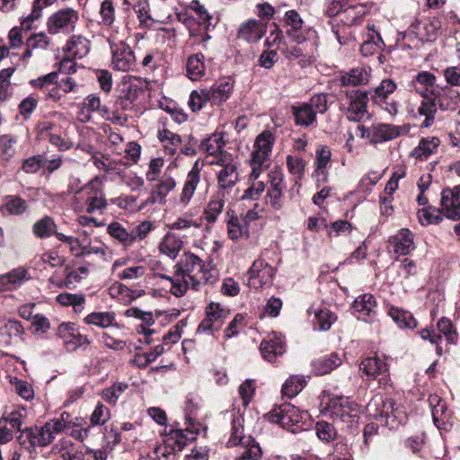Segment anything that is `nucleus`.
Masks as SVG:
<instances>
[{
  "label": "nucleus",
  "instance_id": "nucleus-40",
  "mask_svg": "<svg viewBox=\"0 0 460 460\" xmlns=\"http://www.w3.org/2000/svg\"><path fill=\"white\" fill-rule=\"evenodd\" d=\"M437 100V98H430L427 95L423 97V100L418 107V113L425 117V119L421 123L422 128H429L434 123L435 114L438 105Z\"/></svg>",
  "mask_w": 460,
  "mask_h": 460
},
{
  "label": "nucleus",
  "instance_id": "nucleus-45",
  "mask_svg": "<svg viewBox=\"0 0 460 460\" xmlns=\"http://www.w3.org/2000/svg\"><path fill=\"white\" fill-rule=\"evenodd\" d=\"M57 226L54 219L51 217L45 216L42 218L36 221L32 226V232L38 238H49L52 234L56 235Z\"/></svg>",
  "mask_w": 460,
  "mask_h": 460
},
{
  "label": "nucleus",
  "instance_id": "nucleus-7",
  "mask_svg": "<svg viewBox=\"0 0 460 460\" xmlns=\"http://www.w3.org/2000/svg\"><path fill=\"white\" fill-rule=\"evenodd\" d=\"M209 164H217L220 167L217 172L218 191L228 192L239 181V164L231 154L221 153L217 160H211Z\"/></svg>",
  "mask_w": 460,
  "mask_h": 460
},
{
  "label": "nucleus",
  "instance_id": "nucleus-8",
  "mask_svg": "<svg viewBox=\"0 0 460 460\" xmlns=\"http://www.w3.org/2000/svg\"><path fill=\"white\" fill-rule=\"evenodd\" d=\"M202 164L196 161L189 172L187 173L181 190L177 199V205L181 208H186L191 202L196 191L203 190L208 192V184L202 179Z\"/></svg>",
  "mask_w": 460,
  "mask_h": 460
},
{
  "label": "nucleus",
  "instance_id": "nucleus-42",
  "mask_svg": "<svg viewBox=\"0 0 460 460\" xmlns=\"http://www.w3.org/2000/svg\"><path fill=\"white\" fill-rule=\"evenodd\" d=\"M388 314L399 328L414 329L417 326L415 319L408 311L391 305L388 308Z\"/></svg>",
  "mask_w": 460,
  "mask_h": 460
},
{
  "label": "nucleus",
  "instance_id": "nucleus-33",
  "mask_svg": "<svg viewBox=\"0 0 460 460\" xmlns=\"http://www.w3.org/2000/svg\"><path fill=\"white\" fill-rule=\"evenodd\" d=\"M401 134L400 128L391 124H376L372 127L371 142L381 143L390 141Z\"/></svg>",
  "mask_w": 460,
  "mask_h": 460
},
{
  "label": "nucleus",
  "instance_id": "nucleus-25",
  "mask_svg": "<svg viewBox=\"0 0 460 460\" xmlns=\"http://www.w3.org/2000/svg\"><path fill=\"white\" fill-rule=\"evenodd\" d=\"M95 111L99 112L102 117L109 113V109L102 105L101 100L97 95L90 94L81 103L78 119L82 122H87L91 120L92 113Z\"/></svg>",
  "mask_w": 460,
  "mask_h": 460
},
{
  "label": "nucleus",
  "instance_id": "nucleus-53",
  "mask_svg": "<svg viewBox=\"0 0 460 460\" xmlns=\"http://www.w3.org/2000/svg\"><path fill=\"white\" fill-rule=\"evenodd\" d=\"M438 106L443 111H454L456 109L460 101V93L452 89H445L443 93L437 97Z\"/></svg>",
  "mask_w": 460,
  "mask_h": 460
},
{
  "label": "nucleus",
  "instance_id": "nucleus-37",
  "mask_svg": "<svg viewBox=\"0 0 460 460\" xmlns=\"http://www.w3.org/2000/svg\"><path fill=\"white\" fill-rule=\"evenodd\" d=\"M27 271L23 268H17L0 276V292L17 288L25 279Z\"/></svg>",
  "mask_w": 460,
  "mask_h": 460
},
{
  "label": "nucleus",
  "instance_id": "nucleus-24",
  "mask_svg": "<svg viewBox=\"0 0 460 460\" xmlns=\"http://www.w3.org/2000/svg\"><path fill=\"white\" fill-rule=\"evenodd\" d=\"M266 31V23L256 19H250L240 25L237 37L248 42H256L265 35Z\"/></svg>",
  "mask_w": 460,
  "mask_h": 460
},
{
  "label": "nucleus",
  "instance_id": "nucleus-39",
  "mask_svg": "<svg viewBox=\"0 0 460 460\" xmlns=\"http://www.w3.org/2000/svg\"><path fill=\"white\" fill-rule=\"evenodd\" d=\"M332 157L331 149L324 145H320L317 146L315 151V174L320 177L322 176L323 181H326L327 172L325 170L327 169Z\"/></svg>",
  "mask_w": 460,
  "mask_h": 460
},
{
  "label": "nucleus",
  "instance_id": "nucleus-35",
  "mask_svg": "<svg viewBox=\"0 0 460 460\" xmlns=\"http://www.w3.org/2000/svg\"><path fill=\"white\" fill-rule=\"evenodd\" d=\"M367 39L362 43L360 51L364 57H369L382 49L384 42L378 31L375 30V26H367Z\"/></svg>",
  "mask_w": 460,
  "mask_h": 460
},
{
  "label": "nucleus",
  "instance_id": "nucleus-16",
  "mask_svg": "<svg viewBox=\"0 0 460 460\" xmlns=\"http://www.w3.org/2000/svg\"><path fill=\"white\" fill-rule=\"evenodd\" d=\"M440 207L445 217L454 221L460 219V186L441 191Z\"/></svg>",
  "mask_w": 460,
  "mask_h": 460
},
{
  "label": "nucleus",
  "instance_id": "nucleus-9",
  "mask_svg": "<svg viewBox=\"0 0 460 460\" xmlns=\"http://www.w3.org/2000/svg\"><path fill=\"white\" fill-rule=\"evenodd\" d=\"M368 96L366 91L359 89L346 91L341 99V108L349 120L359 121L367 114Z\"/></svg>",
  "mask_w": 460,
  "mask_h": 460
},
{
  "label": "nucleus",
  "instance_id": "nucleus-14",
  "mask_svg": "<svg viewBox=\"0 0 460 460\" xmlns=\"http://www.w3.org/2000/svg\"><path fill=\"white\" fill-rule=\"evenodd\" d=\"M110 47L112 54L111 64L114 69L127 72L133 68L136 57L131 48L123 40L116 42L110 39Z\"/></svg>",
  "mask_w": 460,
  "mask_h": 460
},
{
  "label": "nucleus",
  "instance_id": "nucleus-3",
  "mask_svg": "<svg viewBox=\"0 0 460 460\" xmlns=\"http://www.w3.org/2000/svg\"><path fill=\"white\" fill-rule=\"evenodd\" d=\"M73 206L77 213L102 214L107 207V200L101 183L97 179L75 190Z\"/></svg>",
  "mask_w": 460,
  "mask_h": 460
},
{
  "label": "nucleus",
  "instance_id": "nucleus-51",
  "mask_svg": "<svg viewBox=\"0 0 460 460\" xmlns=\"http://www.w3.org/2000/svg\"><path fill=\"white\" fill-rule=\"evenodd\" d=\"M50 43L49 39L44 32L34 33L26 40V50L22 58L29 59L32 56V50L36 49H46Z\"/></svg>",
  "mask_w": 460,
  "mask_h": 460
},
{
  "label": "nucleus",
  "instance_id": "nucleus-54",
  "mask_svg": "<svg viewBox=\"0 0 460 460\" xmlns=\"http://www.w3.org/2000/svg\"><path fill=\"white\" fill-rule=\"evenodd\" d=\"M305 385V380L303 376H291L282 385V394L288 398H293L303 390Z\"/></svg>",
  "mask_w": 460,
  "mask_h": 460
},
{
  "label": "nucleus",
  "instance_id": "nucleus-52",
  "mask_svg": "<svg viewBox=\"0 0 460 460\" xmlns=\"http://www.w3.org/2000/svg\"><path fill=\"white\" fill-rule=\"evenodd\" d=\"M336 320V316L328 309L323 308L314 312L313 319L314 329L317 331H327Z\"/></svg>",
  "mask_w": 460,
  "mask_h": 460
},
{
  "label": "nucleus",
  "instance_id": "nucleus-29",
  "mask_svg": "<svg viewBox=\"0 0 460 460\" xmlns=\"http://www.w3.org/2000/svg\"><path fill=\"white\" fill-rule=\"evenodd\" d=\"M233 91V84L230 82H221L213 84L209 89H206L208 102L211 105H220L226 102Z\"/></svg>",
  "mask_w": 460,
  "mask_h": 460
},
{
  "label": "nucleus",
  "instance_id": "nucleus-30",
  "mask_svg": "<svg viewBox=\"0 0 460 460\" xmlns=\"http://www.w3.org/2000/svg\"><path fill=\"white\" fill-rule=\"evenodd\" d=\"M224 192L217 191L214 194L204 210V217L208 224H213L217 220L218 216L223 212L226 203Z\"/></svg>",
  "mask_w": 460,
  "mask_h": 460
},
{
  "label": "nucleus",
  "instance_id": "nucleus-15",
  "mask_svg": "<svg viewBox=\"0 0 460 460\" xmlns=\"http://www.w3.org/2000/svg\"><path fill=\"white\" fill-rule=\"evenodd\" d=\"M226 312L219 304L210 303L206 307V317L197 328V333H211L223 326Z\"/></svg>",
  "mask_w": 460,
  "mask_h": 460
},
{
  "label": "nucleus",
  "instance_id": "nucleus-49",
  "mask_svg": "<svg viewBox=\"0 0 460 460\" xmlns=\"http://www.w3.org/2000/svg\"><path fill=\"white\" fill-rule=\"evenodd\" d=\"M419 222L422 226L431 224H439L443 220V211L441 207L436 208L433 206H427L418 211Z\"/></svg>",
  "mask_w": 460,
  "mask_h": 460
},
{
  "label": "nucleus",
  "instance_id": "nucleus-58",
  "mask_svg": "<svg viewBox=\"0 0 460 460\" xmlns=\"http://www.w3.org/2000/svg\"><path fill=\"white\" fill-rule=\"evenodd\" d=\"M137 13L139 23L143 27H151L153 18L150 14V6L147 0H138L133 7Z\"/></svg>",
  "mask_w": 460,
  "mask_h": 460
},
{
  "label": "nucleus",
  "instance_id": "nucleus-4",
  "mask_svg": "<svg viewBox=\"0 0 460 460\" xmlns=\"http://www.w3.org/2000/svg\"><path fill=\"white\" fill-rule=\"evenodd\" d=\"M367 411L370 417L382 425L395 428L405 420L404 412L395 407L393 399L383 395H376L367 405Z\"/></svg>",
  "mask_w": 460,
  "mask_h": 460
},
{
  "label": "nucleus",
  "instance_id": "nucleus-34",
  "mask_svg": "<svg viewBox=\"0 0 460 460\" xmlns=\"http://www.w3.org/2000/svg\"><path fill=\"white\" fill-rule=\"evenodd\" d=\"M291 111L296 126L308 128L316 120L315 111L307 106L305 102L297 106H292Z\"/></svg>",
  "mask_w": 460,
  "mask_h": 460
},
{
  "label": "nucleus",
  "instance_id": "nucleus-6",
  "mask_svg": "<svg viewBox=\"0 0 460 460\" xmlns=\"http://www.w3.org/2000/svg\"><path fill=\"white\" fill-rule=\"evenodd\" d=\"M322 412L333 420L352 424L358 419V405L349 397L336 396L330 398Z\"/></svg>",
  "mask_w": 460,
  "mask_h": 460
},
{
  "label": "nucleus",
  "instance_id": "nucleus-59",
  "mask_svg": "<svg viewBox=\"0 0 460 460\" xmlns=\"http://www.w3.org/2000/svg\"><path fill=\"white\" fill-rule=\"evenodd\" d=\"M396 90V84L391 79H384L381 81L378 86L375 89V94L373 96L374 101L376 103L381 104L389 94H392Z\"/></svg>",
  "mask_w": 460,
  "mask_h": 460
},
{
  "label": "nucleus",
  "instance_id": "nucleus-11",
  "mask_svg": "<svg viewBox=\"0 0 460 460\" xmlns=\"http://www.w3.org/2000/svg\"><path fill=\"white\" fill-rule=\"evenodd\" d=\"M79 20V13L73 8H62L52 13L47 22V29L50 34L66 33L75 31Z\"/></svg>",
  "mask_w": 460,
  "mask_h": 460
},
{
  "label": "nucleus",
  "instance_id": "nucleus-1",
  "mask_svg": "<svg viewBox=\"0 0 460 460\" xmlns=\"http://www.w3.org/2000/svg\"><path fill=\"white\" fill-rule=\"evenodd\" d=\"M207 272L204 261L198 255L187 252L174 265L172 276L159 271H155L154 274L156 278L169 283V291L172 296L181 297L189 288L198 290L201 283L207 282L208 280Z\"/></svg>",
  "mask_w": 460,
  "mask_h": 460
},
{
  "label": "nucleus",
  "instance_id": "nucleus-50",
  "mask_svg": "<svg viewBox=\"0 0 460 460\" xmlns=\"http://www.w3.org/2000/svg\"><path fill=\"white\" fill-rule=\"evenodd\" d=\"M56 0H35L32 4V10L30 15L25 17L22 22V29L29 31L32 28V23L42 15V10L54 4Z\"/></svg>",
  "mask_w": 460,
  "mask_h": 460
},
{
  "label": "nucleus",
  "instance_id": "nucleus-41",
  "mask_svg": "<svg viewBox=\"0 0 460 460\" xmlns=\"http://www.w3.org/2000/svg\"><path fill=\"white\" fill-rule=\"evenodd\" d=\"M204 55L197 53L189 57L186 64L188 77L192 81L199 80L205 74Z\"/></svg>",
  "mask_w": 460,
  "mask_h": 460
},
{
  "label": "nucleus",
  "instance_id": "nucleus-63",
  "mask_svg": "<svg viewBox=\"0 0 460 460\" xmlns=\"http://www.w3.org/2000/svg\"><path fill=\"white\" fill-rule=\"evenodd\" d=\"M207 102L208 99L206 89L194 90L190 93L188 104L192 111H200Z\"/></svg>",
  "mask_w": 460,
  "mask_h": 460
},
{
  "label": "nucleus",
  "instance_id": "nucleus-61",
  "mask_svg": "<svg viewBox=\"0 0 460 460\" xmlns=\"http://www.w3.org/2000/svg\"><path fill=\"white\" fill-rule=\"evenodd\" d=\"M314 429L317 438L323 442L332 441L337 436V431L333 425L324 420L316 422Z\"/></svg>",
  "mask_w": 460,
  "mask_h": 460
},
{
  "label": "nucleus",
  "instance_id": "nucleus-55",
  "mask_svg": "<svg viewBox=\"0 0 460 460\" xmlns=\"http://www.w3.org/2000/svg\"><path fill=\"white\" fill-rule=\"evenodd\" d=\"M4 208L10 215L19 216L23 214L27 208L28 204L27 201L18 196H7L5 197V201L4 204Z\"/></svg>",
  "mask_w": 460,
  "mask_h": 460
},
{
  "label": "nucleus",
  "instance_id": "nucleus-19",
  "mask_svg": "<svg viewBox=\"0 0 460 460\" xmlns=\"http://www.w3.org/2000/svg\"><path fill=\"white\" fill-rule=\"evenodd\" d=\"M260 350L264 359L274 362L278 357L284 354L286 345L281 334L272 332L269 334L260 345Z\"/></svg>",
  "mask_w": 460,
  "mask_h": 460
},
{
  "label": "nucleus",
  "instance_id": "nucleus-36",
  "mask_svg": "<svg viewBox=\"0 0 460 460\" xmlns=\"http://www.w3.org/2000/svg\"><path fill=\"white\" fill-rule=\"evenodd\" d=\"M367 13V8L364 4H355L344 8L341 21L347 26H353L362 22Z\"/></svg>",
  "mask_w": 460,
  "mask_h": 460
},
{
  "label": "nucleus",
  "instance_id": "nucleus-2",
  "mask_svg": "<svg viewBox=\"0 0 460 460\" xmlns=\"http://www.w3.org/2000/svg\"><path fill=\"white\" fill-rule=\"evenodd\" d=\"M231 418V435L227 446L240 447L239 456L235 460H260L262 456L261 447L252 436L244 434L243 416L237 411H233Z\"/></svg>",
  "mask_w": 460,
  "mask_h": 460
},
{
  "label": "nucleus",
  "instance_id": "nucleus-17",
  "mask_svg": "<svg viewBox=\"0 0 460 460\" xmlns=\"http://www.w3.org/2000/svg\"><path fill=\"white\" fill-rule=\"evenodd\" d=\"M58 335L63 340L67 351H75L79 347L89 344L86 336L82 335L74 323H63L58 328Z\"/></svg>",
  "mask_w": 460,
  "mask_h": 460
},
{
  "label": "nucleus",
  "instance_id": "nucleus-18",
  "mask_svg": "<svg viewBox=\"0 0 460 460\" xmlns=\"http://www.w3.org/2000/svg\"><path fill=\"white\" fill-rule=\"evenodd\" d=\"M176 181L172 176L164 175L154 186L150 196L142 202L139 209H143L150 204H164L167 195L175 189Z\"/></svg>",
  "mask_w": 460,
  "mask_h": 460
},
{
  "label": "nucleus",
  "instance_id": "nucleus-38",
  "mask_svg": "<svg viewBox=\"0 0 460 460\" xmlns=\"http://www.w3.org/2000/svg\"><path fill=\"white\" fill-rule=\"evenodd\" d=\"M224 144L223 136L221 134H213L204 139L199 147L202 152L213 156L212 160H217L220 156L221 153H227L223 150Z\"/></svg>",
  "mask_w": 460,
  "mask_h": 460
},
{
  "label": "nucleus",
  "instance_id": "nucleus-64",
  "mask_svg": "<svg viewBox=\"0 0 460 460\" xmlns=\"http://www.w3.org/2000/svg\"><path fill=\"white\" fill-rule=\"evenodd\" d=\"M176 452L177 451L175 450V448L171 445V443H169V441L165 438V439L164 440V443L158 445L155 448L154 459L155 460H172L174 457Z\"/></svg>",
  "mask_w": 460,
  "mask_h": 460
},
{
  "label": "nucleus",
  "instance_id": "nucleus-27",
  "mask_svg": "<svg viewBox=\"0 0 460 460\" xmlns=\"http://www.w3.org/2000/svg\"><path fill=\"white\" fill-rule=\"evenodd\" d=\"M436 84V76L434 74L422 71L411 81L409 87L411 91H414L421 97H426L429 93L433 92V87Z\"/></svg>",
  "mask_w": 460,
  "mask_h": 460
},
{
  "label": "nucleus",
  "instance_id": "nucleus-20",
  "mask_svg": "<svg viewBox=\"0 0 460 460\" xmlns=\"http://www.w3.org/2000/svg\"><path fill=\"white\" fill-rule=\"evenodd\" d=\"M376 307L375 296L368 293L358 296L353 302V308L358 313V318L368 323L377 321Z\"/></svg>",
  "mask_w": 460,
  "mask_h": 460
},
{
  "label": "nucleus",
  "instance_id": "nucleus-5",
  "mask_svg": "<svg viewBox=\"0 0 460 460\" xmlns=\"http://www.w3.org/2000/svg\"><path fill=\"white\" fill-rule=\"evenodd\" d=\"M274 142L275 137L269 130L262 131L256 137L250 159L252 172L249 180H257L261 173L268 169Z\"/></svg>",
  "mask_w": 460,
  "mask_h": 460
},
{
  "label": "nucleus",
  "instance_id": "nucleus-32",
  "mask_svg": "<svg viewBox=\"0 0 460 460\" xmlns=\"http://www.w3.org/2000/svg\"><path fill=\"white\" fill-rule=\"evenodd\" d=\"M66 51L74 58H83L90 51V41L84 36L73 35L66 45Z\"/></svg>",
  "mask_w": 460,
  "mask_h": 460
},
{
  "label": "nucleus",
  "instance_id": "nucleus-48",
  "mask_svg": "<svg viewBox=\"0 0 460 460\" xmlns=\"http://www.w3.org/2000/svg\"><path fill=\"white\" fill-rule=\"evenodd\" d=\"M84 321L86 324L107 328L114 324L115 313L110 311L93 312L86 315Z\"/></svg>",
  "mask_w": 460,
  "mask_h": 460
},
{
  "label": "nucleus",
  "instance_id": "nucleus-22",
  "mask_svg": "<svg viewBox=\"0 0 460 460\" xmlns=\"http://www.w3.org/2000/svg\"><path fill=\"white\" fill-rule=\"evenodd\" d=\"M359 369L369 378L378 379L381 385L385 386L389 378L386 374V364L378 358H367L359 365Z\"/></svg>",
  "mask_w": 460,
  "mask_h": 460
},
{
  "label": "nucleus",
  "instance_id": "nucleus-60",
  "mask_svg": "<svg viewBox=\"0 0 460 460\" xmlns=\"http://www.w3.org/2000/svg\"><path fill=\"white\" fill-rule=\"evenodd\" d=\"M286 164L288 172L297 180L304 177L306 162L302 157L288 155L286 157Z\"/></svg>",
  "mask_w": 460,
  "mask_h": 460
},
{
  "label": "nucleus",
  "instance_id": "nucleus-31",
  "mask_svg": "<svg viewBox=\"0 0 460 460\" xmlns=\"http://www.w3.org/2000/svg\"><path fill=\"white\" fill-rule=\"evenodd\" d=\"M371 68L369 66H358L350 69L341 78L342 85H360L366 84L370 78Z\"/></svg>",
  "mask_w": 460,
  "mask_h": 460
},
{
  "label": "nucleus",
  "instance_id": "nucleus-10",
  "mask_svg": "<svg viewBox=\"0 0 460 460\" xmlns=\"http://www.w3.org/2000/svg\"><path fill=\"white\" fill-rule=\"evenodd\" d=\"M17 440L23 448L32 451L36 447H47L52 444L54 437L45 423L42 426L35 425L23 429L17 437Z\"/></svg>",
  "mask_w": 460,
  "mask_h": 460
},
{
  "label": "nucleus",
  "instance_id": "nucleus-12",
  "mask_svg": "<svg viewBox=\"0 0 460 460\" xmlns=\"http://www.w3.org/2000/svg\"><path fill=\"white\" fill-rule=\"evenodd\" d=\"M270 420L272 422L279 424L281 427L290 429L293 433L300 429L302 422V413L292 404L285 403L270 411Z\"/></svg>",
  "mask_w": 460,
  "mask_h": 460
},
{
  "label": "nucleus",
  "instance_id": "nucleus-13",
  "mask_svg": "<svg viewBox=\"0 0 460 460\" xmlns=\"http://www.w3.org/2000/svg\"><path fill=\"white\" fill-rule=\"evenodd\" d=\"M275 269L264 260L258 259L247 271L248 286L259 289L272 284L275 276Z\"/></svg>",
  "mask_w": 460,
  "mask_h": 460
},
{
  "label": "nucleus",
  "instance_id": "nucleus-57",
  "mask_svg": "<svg viewBox=\"0 0 460 460\" xmlns=\"http://www.w3.org/2000/svg\"><path fill=\"white\" fill-rule=\"evenodd\" d=\"M285 21L286 23L291 27V29L288 31V34L292 37L294 40L301 42V38L296 35L297 31L301 29L303 24V20L299 13L295 10H289L285 14Z\"/></svg>",
  "mask_w": 460,
  "mask_h": 460
},
{
  "label": "nucleus",
  "instance_id": "nucleus-26",
  "mask_svg": "<svg viewBox=\"0 0 460 460\" xmlns=\"http://www.w3.org/2000/svg\"><path fill=\"white\" fill-rule=\"evenodd\" d=\"M227 234L232 240H237L242 237L249 236V226L247 219H242L234 215V211L228 209L226 211Z\"/></svg>",
  "mask_w": 460,
  "mask_h": 460
},
{
  "label": "nucleus",
  "instance_id": "nucleus-23",
  "mask_svg": "<svg viewBox=\"0 0 460 460\" xmlns=\"http://www.w3.org/2000/svg\"><path fill=\"white\" fill-rule=\"evenodd\" d=\"M200 429V424H194V427L188 424V427L184 429H172L166 436V438L175 450L180 452L189 442L195 439V437L199 433Z\"/></svg>",
  "mask_w": 460,
  "mask_h": 460
},
{
  "label": "nucleus",
  "instance_id": "nucleus-44",
  "mask_svg": "<svg viewBox=\"0 0 460 460\" xmlns=\"http://www.w3.org/2000/svg\"><path fill=\"white\" fill-rule=\"evenodd\" d=\"M434 423L439 427V423H445L449 414L446 402L437 394L429 396V399Z\"/></svg>",
  "mask_w": 460,
  "mask_h": 460
},
{
  "label": "nucleus",
  "instance_id": "nucleus-62",
  "mask_svg": "<svg viewBox=\"0 0 460 460\" xmlns=\"http://www.w3.org/2000/svg\"><path fill=\"white\" fill-rule=\"evenodd\" d=\"M16 142V137L11 135H3L0 137V150L2 158L4 160L8 161L14 155V145Z\"/></svg>",
  "mask_w": 460,
  "mask_h": 460
},
{
  "label": "nucleus",
  "instance_id": "nucleus-43",
  "mask_svg": "<svg viewBox=\"0 0 460 460\" xmlns=\"http://www.w3.org/2000/svg\"><path fill=\"white\" fill-rule=\"evenodd\" d=\"M183 242L174 234L168 233L159 244V251L172 259H175L182 248Z\"/></svg>",
  "mask_w": 460,
  "mask_h": 460
},
{
  "label": "nucleus",
  "instance_id": "nucleus-28",
  "mask_svg": "<svg viewBox=\"0 0 460 460\" xmlns=\"http://www.w3.org/2000/svg\"><path fill=\"white\" fill-rule=\"evenodd\" d=\"M440 139L437 137H422L418 146L411 151V156L416 160L425 161L438 152Z\"/></svg>",
  "mask_w": 460,
  "mask_h": 460
},
{
  "label": "nucleus",
  "instance_id": "nucleus-47",
  "mask_svg": "<svg viewBox=\"0 0 460 460\" xmlns=\"http://www.w3.org/2000/svg\"><path fill=\"white\" fill-rule=\"evenodd\" d=\"M342 360L336 353L324 356L314 362V368L317 375H325L335 369Z\"/></svg>",
  "mask_w": 460,
  "mask_h": 460
},
{
  "label": "nucleus",
  "instance_id": "nucleus-46",
  "mask_svg": "<svg viewBox=\"0 0 460 460\" xmlns=\"http://www.w3.org/2000/svg\"><path fill=\"white\" fill-rule=\"evenodd\" d=\"M56 301L63 306H72L75 313H82L84 308L85 296L82 293H61L56 296Z\"/></svg>",
  "mask_w": 460,
  "mask_h": 460
},
{
  "label": "nucleus",
  "instance_id": "nucleus-56",
  "mask_svg": "<svg viewBox=\"0 0 460 460\" xmlns=\"http://www.w3.org/2000/svg\"><path fill=\"white\" fill-rule=\"evenodd\" d=\"M107 231L111 236L117 239L124 246L132 245L130 231L125 229L119 222H112L108 226Z\"/></svg>",
  "mask_w": 460,
  "mask_h": 460
},
{
  "label": "nucleus",
  "instance_id": "nucleus-21",
  "mask_svg": "<svg viewBox=\"0 0 460 460\" xmlns=\"http://www.w3.org/2000/svg\"><path fill=\"white\" fill-rule=\"evenodd\" d=\"M414 234L408 228H402L388 240V249L398 255H407L414 250Z\"/></svg>",
  "mask_w": 460,
  "mask_h": 460
}]
</instances>
